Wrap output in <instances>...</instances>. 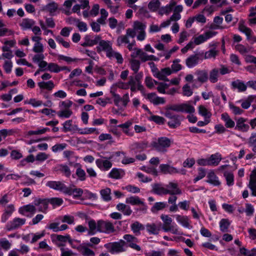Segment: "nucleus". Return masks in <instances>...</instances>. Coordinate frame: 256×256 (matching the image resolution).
<instances>
[{"instance_id":"obj_1","label":"nucleus","mask_w":256,"mask_h":256,"mask_svg":"<svg viewBox=\"0 0 256 256\" xmlns=\"http://www.w3.org/2000/svg\"><path fill=\"white\" fill-rule=\"evenodd\" d=\"M160 218L163 222L162 230L165 232H170L174 234H182V232L179 230L178 226L176 224H172V219L167 214H162Z\"/></svg>"},{"instance_id":"obj_2","label":"nucleus","mask_w":256,"mask_h":256,"mask_svg":"<svg viewBox=\"0 0 256 256\" xmlns=\"http://www.w3.org/2000/svg\"><path fill=\"white\" fill-rule=\"evenodd\" d=\"M146 24L136 20L134 22L132 28L131 30L133 31L134 36L136 35V39L138 41H143L146 38Z\"/></svg>"},{"instance_id":"obj_3","label":"nucleus","mask_w":256,"mask_h":256,"mask_svg":"<svg viewBox=\"0 0 256 256\" xmlns=\"http://www.w3.org/2000/svg\"><path fill=\"white\" fill-rule=\"evenodd\" d=\"M126 242L123 240L118 242H110L104 244V246L112 254L123 252L126 250Z\"/></svg>"},{"instance_id":"obj_4","label":"nucleus","mask_w":256,"mask_h":256,"mask_svg":"<svg viewBox=\"0 0 256 256\" xmlns=\"http://www.w3.org/2000/svg\"><path fill=\"white\" fill-rule=\"evenodd\" d=\"M99 156L100 158L96 160V166L102 171L108 170L112 166V163L110 161L112 156L104 157L102 155H99Z\"/></svg>"},{"instance_id":"obj_5","label":"nucleus","mask_w":256,"mask_h":256,"mask_svg":"<svg viewBox=\"0 0 256 256\" xmlns=\"http://www.w3.org/2000/svg\"><path fill=\"white\" fill-rule=\"evenodd\" d=\"M136 74L134 76H130L129 79L130 80L132 78L133 80L132 86L130 88L131 96H132V92H135L136 90H140L142 92L144 90V86L142 85L141 80L143 77L142 72H140L134 73Z\"/></svg>"},{"instance_id":"obj_6","label":"nucleus","mask_w":256,"mask_h":256,"mask_svg":"<svg viewBox=\"0 0 256 256\" xmlns=\"http://www.w3.org/2000/svg\"><path fill=\"white\" fill-rule=\"evenodd\" d=\"M171 142L170 139L166 137H161L152 143L153 147L158 151L165 152L166 149L170 146Z\"/></svg>"},{"instance_id":"obj_7","label":"nucleus","mask_w":256,"mask_h":256,"mask_svg":"<svg viewBox=\"0 0 256 256\" xmlns=\"http://www.w3.org/2000/svg\"><path fill=\"white\" fill-rule=\"evenodd\" d=\"M152 73L158 80L168 82L169 80L167 76L172 74V70L170 68H164L159 70L156 67H154L152 69Z\"/></svg>"},{"instance_id":"obj_8","label":"nucleus","mask_w":256,"mask_h":256,"mask_svg":"<svg viewBox=\"0 0 256 256\" xmlns=\"http://www.w3.org/2000/svg\"><path fill=\"white\" fill-rule=\"evenodd\" d=\"M46 186L50 188L63 192L64 194L68 186L62 182L55 180L47 182Z\"/></svg>"},{"instance_id":"obj_9","label":"nucleus","mask_w":256,"mask_h":256,"mask_svg":"<svg viewBox=\"0 0 256 256\" xmlns=\"http://www.w3.org/2000/svg\"><path fill=\"white\" fill-rule=\"evenodd\" d=\"M98 226L100 232L110 234L114 231V225L108 221L98 220Z\"/></svg>"},{"instance_id":"obj_10","label":"nucleus","mask_w":256,"mask_h":256,"mask_svg":"<svg viewBox=\"0 0 256 256\" xmlns=\"http://www.w3.org/2000/svg\"><path fill=\"white\" fill-rule=\"evenodd\" d=\"M216 34L217 32L214 31L208 30L206 32L203 34L194 38L195 44L196 45L200 44L206 42L208 40L214 37Z\"/></svg>"},{"instance_id":"obj_11","label":"nucleus","mask_w":256,"mask_h":256,"mask_svg":"<svg viewBox=\"0 0 256 256\" xmlns=\"http://www.w3.org/2000/svg\"><path fill=\"white\" fill-rule=\"evenodd\" d=\"M134 38V34L131 28H128L126 30V34L125 35H122L119 36L116 40V44L118 46H121L123 44H127L130 42L129 38Z\"/></svg>"},{"instance_id":"obj_12","label":"nucleus","mask_w":256,"mask_h":256,"mask_svg":"<svg viewBox=\"0 0 256 256\" xmlns=\"http://www.w3.org/2000/svg\"><path fill=\"white\" fill-rule=\"evenodd\" d=\"M25 223L26 219L15 218L7 224L6 228L9 231L16 230L23 226Z\"/></svg>"},{"instance_id":"obj_13","label":"nucleus","mask_w":256,"mask_h":256,"mask_svg":"<svg viewBox=\"0 0 256 256\" xmlns=\"http://www.w3.org/2000/svg\"><path fill=\"white\" fill-rule=\"evenodd\" d=\"M15 210L16 208L14 204H10L4 206L3 213L1 216V222L4 223L6 222Z\"/></svg>"},{"instance_id":"obj_14","label":"nucleus","mask_w":256,"mask_h":256,"mask_svg":"<svg viewBox=\"0 0 256 256\" xmlns=\"http://www.w3.org/2000/svg\"><path fill=\"white\" fill-rule=\"evenodd\" d=\"M248 120L240 117L236 120V124L234 128L242 132H247L250 129V126L246 124Z\"/></svg>"},{"instance_id":"obj_15","label":"nucleus","mask_w":256,"mask_h":256,"mask_svg":"<svg viewBox=\"0 0 256 256\" xmlns=\"http://www.w3.org/2000/svg\"><path fill=\"white\" fill-rule=\"evenodd\" d=\"M112 48V43L110 40H101L98 46H96L97 52H104L106 55Z\"/></svg>"},{"instance_id":"obj_16","label":"nucleus","mask_w":256,"mask_h":256,"mask_svg":"<svg viewBox=\"0 0 256 256\" xmlns=\"http://www.w3.org/2000/svg\"><path fill=\"white\" fill-rule=\"evenodd\" d=\"M248 186L251 191V195L252 196H256V170H254L252 172Z\"/></svg>"},{"instance_id":"obj_17","label":"nucleus","mask_w":256,"mask_h":256,"mask_svg":"<svg viewBox=\"0 0 256 256\" xmlns=\"http://www.w3.org/2000/svg\"><path fill=\"white\" fill-rule=\"evenodd\" d=\"M146 98L154 105L156 106L163 104L166 102V100L164 98L158 96L154 92L148 94L146 96Z\"/></svg>"},{"instance_id":"obj_18","label":"nucleus","mask_w":256,"mask_h":256,"mask_svg":"<svg viewBox=\"0 0 256 256\" xmlns=\"http://www.w3.org/2000/svg\"><path fill=\"white\" fill-rule=\"evenodd\" d=\"M206 178V182L214 186H219L221 184L218 177L213 170H210L208 172Z\"/></svg>"},{"instance_id":"obj_19","label":"nucleus","mask_w":256,"mask_h":256,"mask_svg":"<svg viewBox=\"0 0 256 256\" xmlns=\"http://www.w3.org/2000/svg\"><path fill=\"white\" fill-rule=\"evenodd\" d=\"M101 39L102 38L99 35H96L92 38H90L89 36H86L84 38L85 42L82 46H92L98 44H99L100 42L102 40Z\"/></svg>"},{"instance_id":"obj_20","label":"nucleus","mask_w":256,"mask_h":256,"mask_svg":"<svg viewBox=\"0 0 256 256\" xmlns=\"http://www.w3.org/2000/svg\"><path fill=\"white\" fill-rule=\"evenodd\" d=\"M106 56L110 60L115 59L117 63L122 64L124 59L121 54L112 48L106 54Z\"/></svg>"},{"instance_id":"obj_21","label":"nucleus","mask_w":256,"mask_h":256,"mask_svg":"<svg viewBox=\"0 0 256 256\" xmlns=\"http://www.w3.org/2000/svg\"><path fill=\"white\" fill-rule=\"evenodd\" d=\"M74 130H76L79 134H90L95 133L96 134H100L98 130L96 128H80L77 126H74Z\"/></svg>"},{"instance_id":"obj_22","label":"nucleus","mask_w":256,"mask_h":256,"mask_svg":"<svg viewBox=\"0 0 256 256\" xmlns=\"http://www.w3.org/2000/svg\"><path fill=\"white\" fill-rule=\"evenodd\" d=\"M231 86L233 89L238 90V92H244L246 90L247 85L244 82L236 80L232 82Z\"/></svg>"},{"instance_id":"obj_23","label":"nucleus","mask_w":256,"mask_h":256,"mask_svg":"<svg viewBox=\"0 0 256 256\" xmlns=\"http://www.w3.org/2000/svg\"><path fill=\"white\" fill-rule=\"evenodd\" d=\"M84 190L80 188H72L71 186H67L65 194L69 196L72 195L74 198H78L82 196Z\"/></svg>"},{"instance_id":"obj_24","label":"nucleus","mask_w":256,"mask_h":256,"mask_svg":"<svg viewBox=\"0 0 256 256\" xmlns=\"http://www.w3.org/2000/svg\"><path fill=\"white\" fill-rule=\"evenodd\" d=\"M255 100H256V96L250 95L245 100H240L236 102L240 103L242 108L247 110L250 107L251 104Z\"/></svg>"},{"instance_id":"obj_25","label":"nucleus","mask_w":256,"mask_h":256,"mask_svg":"<svg viewBox=\"0 0 256 256\" xmlns=\"http://www.w3.org/2000/svg\"><path fill=\"white\" fill-rule=\"evenodd\" d=\"M159 168L160 171L164 174H175L179 172L176 168L168 164H162Z\"/></svg>"},{"instance_id":"obj_26","label":"nucleus","mask_w":256,"mask_h":256,"mask_svg":"<svg viewBox=\"0 0 256 256\" xmlns=\"http://www.w3.org/2000/svg\"><path fill=\"white\" fill-rule=\"evenodd\" d=\"M168 192V194L172 195L180 194L182 193L181 190L178 188V185L176 183L170 182L166 186Z\"/></svg>"},{"instance_id":"obj_27","label":"nucleus","mask_w":256,"mask_h":256,"mask_svg":"<svg viewBox=\"0 0 256 256\" xmlns=\"http://www.w3.org/2000/svg\"><path fill=\"white\" fill-rule=\"evenodd\" d=\"M132 83H133V80L132 78L128 80V82H124L122 81H118L114 84L112 85V89L114 87L119 88L122 90H128V88L130 89V88H132Z\"/></svg>"},{"instance_id":"obj_28","label":"nucleus","mask_w":256,"mask_h":256,"mask_svg":"<svg viewBox=\"0 0 256 256\" xmlns=\"http://www.w3.org/2000/svg\"><path fill=\"white\" fill-rule=\"evenodd\" d=\"M36 208L32 204H27L20 207L18 210L20 214L28 216V213L34 214L36 212Z\"/></svg>"},{"instance_id":"obj_29","label":"nucleus","mask_w":256,"mask_h":256,"mask_svg":"<svg viewBox=\"0 0 256 256\" xmlns=\"http://www.w3.org/2000/svg\"><path fill=\"white\" fill-rule=\"evenodd\" d=\"M173 14L170 16V19L171 21L176 22L181 18L180 13L183 10V6L181 4H179L175 6Z\"/></svg>"},{"instance_id":"obj_30","label":"nucleus","mask_w":256,"mask_h":256,"mask_svg":"<svg viewBox=\"0 0 256 256\" xmlns=\"http://www.w3.org/2000/svg\"><path fill=\"white\" fill-rule=\"evenodd\" d=\"M116 209L122 212L123 214L126 216H130L132 212L130 207L123 203H119L116 206Z\"/></svg>"},{"instance_id":"obj_31","label":"nucleus","mask_w":256,"mask_h":256,"mask_svg":"<svg viewBox=\"0 0 256 256\" xmlns=\"http://www.w3.org/2000/svg\"><path fill=\"white\" fill-rule=\"evenodd\" d=\"M152 188L153 192L158 195L166 194L168 192L166 187L161 184H155L152 185Z\"/></svg>"},{"instance_id":"obj_32","label":"nucleus","mask_w":256,"mask_h":256,"mask_svg":"<svg viewBox=\"0 0 256 256\" xmlns=\"http://www.w3.org/2000/svg\"><path fill=\"white\" fill-rule=\"evenodd\" d=\"M221 119L224 122V125L226 128H233L235 127L234 122L227 113L222 114H221Z\"/></svg>"},{"instance_id":"obj_33","label":"nucleus","mask_w":256,"mask_h":256,"mask_svg":"<svg viewBox=\"0 0 256 256\" xmlns=\"http://www.w3.org/2000/svg\"><path fill=\"white\" fill-rule=\"evenodd\" d=\"M58 9V4L57 3L52 2L47 4L44 8V10L50 13V16H54Z\"/></svg>"},{"instance_id":"obj_34","label":"nucleus","mask_w":256,"mask_h":256,"mask_svg":"<svg viewBox=\"0 0 256 256\" xmlns=\"http://www.w3.org/2000/svg\"><path fill=\"white\" fill-rule=\"evenodd\" d=\"M88 234L94 235L98 232V222L96 223L94 220H91L88 222Z\"/></svg>"},{"instance_id":"obj_35","label":"nucleus","mask_w":256,"mask_h":256,"mask_svg":"<svg viewBox=\"0 0 256 256\" xmlns=\"http://www.w3.org/2000/svg\"><path fill=\"white\" fill-rule=\"evenodd\" d=\"M210 166H216L218 165L220 162L222 160V155L219 152H216L214 154L210 155L208 158Z\"/></svg>"},{"instance_id":"obj_36","label":"nucleus","mask_w":256,"mask_h":256,"mask_svg":"<svg viewBox=\"0 0 256 256\" xmlns=\"http://www.w3.org/2000/svg\"><path fill=\"white\" fill-rule=\"evenodd\" d=\"M195 74L197 76V80L201 83L206 82L208 79V74L206 70H197Z\"/></svg>"},{"instance_id":"obj_37","label":"nucleus","mask_w":256,"mask_h":256,"mask_svg":"<svg viewBox=\"0 0 256 256\" xmlns=\"http://www.w3.org/2000/svg\"><path fill=\"white\" fill-rule=\"evenodd\" d=\"M38 86L41 90H52L54 87V84L52 80L38 82Z\"/></svg>"},{"instance_id":"obj_38","label":"nucleus","mask_w":256,"mask_h":256,"mask_svg":"<svg viewBox=\"0 0 256 256\" xmlns=\"http://www.w3.org/2000/svg\"><path fill=\"white\" fill-rule=\"evenodd\" d=\"M35 22L30 18H24L20 22V26L23 30L30 29L34 25Z\"/></svg>"},{"instance_id":"obj_39","label":"nucleus","mask_w":256,"mask_h":256,"mask_svg":"<svg viewBox=\"0 0 256 256\" xmlns=\"http://www.w3.org/2000/svg\"><path fill=\"white\" fill-rule=\"evenodd\" d=\"M76 250L83 256H95L94 252L86 246L80 245L79 246H77Z\"/></svg>"},{"instance_id":"obj_40","label":"nucleus","mask_w":256,"mask_h":256,"mask_svg":"<svg viewBox=\"0 0 256 256\" xmlns=\"http://www.w3.org/2000/svg\"><path fill=\"white\" fill-rule=\"evenodd\" d=\"M176 219L178 223L184 228H188L190 226V221L188 216H181L176 214L175 216Z\"/></svg>"},{"instance_id":"obj_41","label":"nucleus","mask_w":256,"mask_h":256,"mask_svg":"<svg viewBox=\"0 0 256 256\" xmlns=\"http://www.w3.org/2000/svg\"><path fill=\"white\" fill-rule=\"evenodd\" d=\"M126 202L132 206H138L143 204V200L136 196H130L126 198Z\"/></svg>"},{"instance_id":"obj_42","label":"nucleus","mask_w":256,"mask_h":256,"mask_svg":"<svg viewBox=\"0 0 256 256\" xmlns=\"http://www.w3.org/2000/svg\"><path fill=\"white\" fill-rule=\"evenodd\" d=\"M161 6V2L160 0H152L148 4V8L152 12H158Z\"/></svg>"},{"instance_id":"obj_43","label":"nucleus","mask_w":256,"mask_h":256,"mask_svg":"<svg viewBox=\"0 0 256 256\" xmlns=\"http://www.w3.org/2000/svg\"><path fill=\"white\" fill-rule=\"evenodd\" d=\"M124 174L122 170L116 168H112L109 172L108 176L109 178L114 179H120L122 178Z\"/></svg>"},{"instance_id":"obj_44","label":"nucleus","mask_w":256,"mask_h":256,"mask_svg":"<svg viewBox=\"0 0 256 256\" xmlns=\"http://www.w3.org/2000/svg\"><path fill=\"white\" fill-rule=\"evenodd\" d=\"M195 112V108L188 101L186 103L182 104V112H185L190 114H194Z\"/></svg>"},{"instance_id":"obj_45","label":"nucleus","mask_w":256,"mask_h":256,"mask_svg":"<svg viewBox=\"0 0 256 256\" xmlns=\"http://www.w3.org/2000/svg\"><path fill=\"white\" fill-rule=\"evenodd\" d=\"M219 76V70L218 68H214L210 71L208 79L212 83H216L218 81Z\"/></svg>"},{"instance_id":"obj_46","label":"nucleus","mask_w":256,"mask_h":256,"mask_svg":"<svg viewBox=\"0 0 256 256\" xmlns=\"http://www.w3.org/2000/svg\"><path fill=\"white\" fill-rule=\"evenodd\" d=\"M198 56L196 55L191 56L186 60V65L189 68L195 66L198 62Z\"/></svg>"},{"instance_id":"obj_47","label":"nucleus","mask_w":256,"mask_h":256,"mask_svg":"<svg viewBox=\"0 0 256 256\" xmlns=\"http://www.w3.org/2000/svg\"><path fill=\"white\" fill-rule=\"evenodd\" d=\"M100 194L102 200L105 202H110L112 200L111 190L106 188L100 190Z\"/></svg>"},{"instance_id":"obj_48","label":"nucleus","mask_w":256,"mask_h":256,"mask_svg":"<svg viewBox=\"0 0 256 256\" xmlns=\"http://www.w3.org/2000/svg\"><path fill=\"white\" fill-rule=\"evenodd\" d=\"M224 176L226 182V184L228 186L234 184V175L232 172L224 170Z\"/></svg>"},{"instance_id":"obj_49","label":"nucleus","mask_w":256,"mask_h":256,"mask_svg":"<svg viewBox=\"0 0 256 256\" xmlns=\"http://www.w3.org/2000/svg\"><path fill=\"white\" fill-rule=\"evenodd\" d=\"M230 224L231 222L228 219H222L219 222L220 230L222 232H228Z\"/></svg>"},{"instance_id":"obj_50","label":"nucleus","mask_w":256,"mask_h":256,"mask_svg":"<svg viewBox=\"0 0 256 256\" xmlns=\"http://www.w3.org/2000/svg\"><path fill=\"white\" fill-rule=\"evenodd\" d=\"M198 114L204 116V118L209 119L212 116V113L204 106H199L198 107Z\"/></svg>"},{"instance_id":"obj_51","label":"nucleus","mask_w":256,"mask_h":256,"mask_svg":"<svg viewBox=\"0 0 256 256\" xmlns=\"http://www.w3.org/2000/svg\"><path fill=\"white\" fill-rule=\"evenodd\" d=\"M131 229L134 233L138 235L140 234V231L144 229V226L138 222H135L130 226Z\"/></svg>"},{"instance_id":"obj_52","label":"nucleus","mask_w":256,"mask_h":256,"mask_svg":"<svg viewBox=\"0 0 256 256\" xmlns=\"http://www.w3.org/2000/svg\"><path fill=\"white\" fill-rule=\"evenodd\" d=\"M218 54V50L215 48H214L206 52L204 57L205 59H215Z\"/></svg>"},{"instance_id":"obj_53","label":"nucleus","mask_w":256,"mask_h":256,"mask_svg":"<svg viewBox=\"0 0 256 256\" xmlns=\"http://www.w3.org/2000/svg\"><path fill=\"white\" fill-rule=\"evenodd\" d=\"M50 129L48 128H38L34 130H29L28 132V136L32 135H40L45 134L47 132H49Z\"/></svg>"},{"instance_id":"obj_54","label":"nucleus","mask_w":256,"mask_h":256,"mask_svg":"<svg viewBox=\"0 0 256 256\" xmlns=\"http://www.w3.org/2000/svg\"><path fill=\"white\" fill-rule=\"evenodd\" d=\"M223 22V18L220 16H215L214 18V25L212 28L214 30L222 29L224 27L222 26Z\"/></svg>"},{"instance_id":"obj_55","label":"nucleus","mask_w":256,"mask_h":256,"mask_svg":"<svg viewBox=\"0 0 256 256\" xmlns=\"http://www.w3.org/2000/svg\"><path fill=\"white\" fill-rule=\"evenodd\" d=\"M12 243L6 238H0V246L4 250H8L12 247Z\"/></svg>"},{"instance_id":"obj_56","label":"nucleus","mask_w":256,"mask_h":256,"mask_svg":"<svg viewBox=\"0 0 256 256\" xmlns=\"http://www.w3.org/2000/svg\"><path fill=\"white\" fill-rule=\"evenodd\" d=\"M110 92L112 94L114 104L116 106H119L120 103L122 102V99L120 95L118 94L114 89H112V87H111Z\"/></svg>"},{"instance_id":"obj_57","label":"nucleus","mask_w":256,"mask_h":256,"mask_svg":"<svg viewBox=\"0 0 256 256\" xmlns=\"http://www.w3.org/2000/svg\"><path fill=\"white\" fill-rule=\"evenodd\" d=\"M118 156L122 154L124 158L122 160V163L124 164H132L135 162V158H134L128 157L126 156V153L124 152H120L117 153Z\"/></svg>"},{"instance_id":"obj_58","label":"nucleus","mask_w":256,"mask_h":256,"mask_svg":"<svg viewBox=\"0 0 256 256\" xmlns=\"http://www.w3.org/2000/svg\"><path fill=\"white\" fill-rule=\"evenodd\" d=\"M168 126L171 128H176L180 124V121L179 116H177L172 119H170L168 122Z\"/></svg>"},{"instance_id":"obj_59","label":"nucleus","mask_w":256,"mask_h":256,"mask_svg":"<svg viewBox=\"0 0 256 256\" xmlns=\"http://www.w3.org/2000/svg\"><path fill=\"white\" fill-rule=\"evenodd\" d=\"M146 228L149 234H158L160 230V229L154 224H147L146 225Z\"/></svg>"},{"instance_id":"obj_60","label":"nucleus","mask_w":256,"mask_h":256,"mask_svg":"<svg viewBox=\"0 0 256 256\" xmlns=\"http://www.w3.org/2000/svg\"><path fill=\"white\" fill-rule=\"evenodd\" d=\"M72 114V110L68 108L62 110L58 112V116L60 118H68Z\"/></svg>"},{"instance_id":"obj_61","label":"nucleus","mask_w":256,"mask_h":256,"mask_svg":"<svg viewBox=\"0 0 256 256\" xmlns=\"http://www.w3.org/2000/svg\"><path fill=\"white\" fill-rule=\"evenodd\" d=\"M130 68L134 73H137L140 68V62L136 59H132L130 61Z\"/></svg>"},{"instance_id":"obj_62","label":"nucleus","mask_w":256,"mask_h":256,"mask_svg":"<svg viewBox=\"0 0 256 256\" xmlns=\"http://www.w3.org/2000/svg\"><path fill=\"white\" fill-rule=\"evenodd\" d=\"M173 10L168 4L161 6L158 11V14L160 16L164 14L168 16Z\"/></svg>"},{"instance_id":"obj_63","label":"nucleus","mask_w":256,"mask_h":256,"mask_svg":"<svg viewBox=\"0 0 256 256\" xmlns=\"http://www.w3.org/2000/svg\"><path fill=\"white\" fill-rule=\"evenodd\" d=\"M48 204H50L48 200H40L38 204V211L44 212L48 208Z\"/></svg>"},{"instance_id":"obj_64","label":"nucleus","mask_w":256,"mask_h":256,"mask_svg":"<svg viewBox=\"0 0 256 256\" xmlns=\"http://www.w3.org/2000/svg\"><path fill=\"white\" fill-rule=\"evenodd\" d=\"M144 255L145 256H164V252L162 250H152L148 252H145Z\"/></svg>"}]
</instances>
